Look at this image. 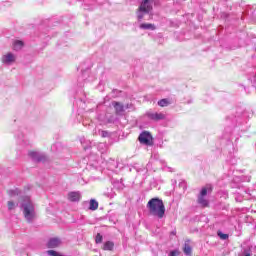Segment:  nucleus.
Returning <instances> with one entry per match:
<instances>
[{"label":"nucleus","instance_id":"1","mask_svg":"<svg viewBox=\"0 0 256 256\" xmlns=\"http://www.w3.org/2000/svg\"><path fill=\"white\" fill-rule=\"evenodd\" d=\"M147 208L150 215L158 217V219H163V217H165V204H163V200L152 198L148 201Z\"/></svg>","mask_w":256,"mask_h":256},{"label":"nucleus","instance_id":"2","mask_svg":"<svg viewBox=\"0 0 256 256\" xmlns=\"http://www.w3.org/2000/svg\"><path fill=\"white\" fill-rule=\"evenodd\" d=\"M20 209L23 212L24 218L26 219V221H28V223H32L35 217H37V214L35 212V204H33L29 196H25L22 198Z\"/></svg>","mask_w":256,"mask_h":256},{"label":"nucleus","instance_id":"3","mask_svg":"<svg viewBox=\"0 0 256 256\" xmlns=\"http://www.w3.org/2000/svg\"><path fill=\"white\" fill-rule=\"evenodd\" d=\"M153 0H144L140 4L137 11L138 21H151L153 19Z\"/></svg>","mask_w":256,"mask_h":256},{"label":"nucleus","instance_id":"4","mask_svg":"<svg viewBox=\"0 0 256 256\" xmlns=\"http://www.w3.org/2000/svg\"><path fill=\"white\" fill-rule=\"evenodd\" d=\"M211 191V188L204 187L202 188L200 194L198 195L197 203L200 207H209V200L207 199V192Z\"/></svg>","mask_w":256,"mask_h":256},{"label":"nucleus","instance_id":"5","mask_svg":"<svg viewBox=\"0 0 256 256\" xmlns=\"http://www.w3.org/2000/svg\"><path fill=\"white\" fill-rule=\"evenodd\" d=\"M3 65H13L17 61V55L12 52H8L2 56L1 59Z\"/></svg>","mask_w":256,"mask_h":256},{"label":"nucleus","instance_id":"6","mask_svg":"<svg viewBox=\"0 0 256 256\" xmlns=\"http://www.w3.org/2000/svg\"><path fill=\"white\" fill-rule=\"evenodd\" d=\"M63 245V241L59 237H52L47 242L48 249H57V247H61Z\"/></svg>","mask_w":256,"mask_h":256},{"label":"nucleus","instance_id":"7","mask_svg":"<svg viewBox=\"0 0 256 256\" xmlns=\"http://www.w3.org/2000/svg\"><path fill=\"white\" fill-rule=\"evenodd\" d=\"M139 141L140 143H143L144 145H151V141L153 140V137L149 132H142L139 135Z\"/></svg>","mask_w":256,"mask_h":256},{"label":"nucleus","instance_id":"8","mask_svg":"<svg viewBox=\"0 0 256 256\" xmlns=\"http://www.w3.org/2000/svg\"><path fill=\"white\" fill-rule=\"evenodd\" d=\"M29 157L36 163H41L45 159V155L36 151L29 152Z\"/></svg>","mask_w":256,"mask_h":256},{"label":"nucleus","instance_id":"9","mask_svg":"<svg viewBox=\"0 0 256 256\" xmlns=\"http://www.w3.org/2000/svg\"><path fill=\"white\" fill-rule=\"evenodd\" d=\"M147 117L150 118L152 121H163V119H165V114L148 112Z\"/></svg>","mask_w":256,"mask_h":256},{"label":"nucleus","instance_id":"10","mask_svg":"<svg viewBox=\"0 0 256 256\" xmlns=\"http://www.w3.org/2000/svg\"><path fill=\"white\" fill-rule=\"evenodd\" d=\"M68 201L75 203L81 201V192H70L68 193Z\"/></svg>","mask_w":256,"mask_h":256},{"label":"nucleus","instance_id":"11","mask_svg":"<svg viewBox=\"0 0 256 256\" xmlns=\"http://www.w3.org/2000/svg\"><path fill=\"white\" fill-rule=\"evenodd\" d=\"M112 105L116 111V115H122L125 111V106L119 102H112Z\"/></svg>","mask_w":256,"mask_h":256},{"label":"nucleus","instance_id":"12","mask_svg":"<svg viewBox=\"0 0 256 256\" xmlns=\"http://www.w3.org/2000/svg\"><path fill=\"white\" fill-rule=\"evenodd\" d=\"M23 41L21 40H15L13 43V49L14 51H21V49H23Z\"/></svg>","mask_w":256,"mask_h":256},{"label":"nucleus","instance_id":"13","mask_svg":"<svg viewBox=\"0 0 256 256\" xmlns=\"http://www.w3.org/2000/svg\"><path fill=\"white\" fill-rule=\"evenodd\" d=\"M89 209L90 211H97L99 209V202L94 199H91L89 202Z\"/></svg>","mask_w":256,"mask_h":256},{"label":"nucleus","instance_id":"14","mask_svg":"<svg viewBox=\"0 0 256 256\" xmlns=\"http://www.w3.org/2000/svg\"><path fill=\"white\" fill-rule=\"evenodd\" d=\"M140 29L155 31L156 27L154 24L142 23L140 24Z\"/></svg>","mask_w":256,"mask_h":256},{"label":"nucleus","instance_id":"15","mask_svg":"<svg viewBox=\"0 0 256 256\" xmlns=\"http://www.w3.org/2000/svg\"><path fill=\"white\" fill-rule=\"evenodd\" d=\"M113 247H115V244L111 241L105 242L103 249L104 251H113Z\"/></svg>","mask_w":256,"mask_h":256},{"label":"nucleus","instance_id":"16","mask_svg":"<svg viewBox=\"0 0 256 256\" xmlns=\"http://www.w3.org/2000/svg\"><path fill=\"white\" fill-rule=\"evenodd\" d=\"M8 194L10 195V197H19L21 195V190L17 188L14 190H9Z\"/></svg>","mask_w":256,"mask_h":256},{"label":"nucleus","instance_id":"17","mask_svg":"<svg viewBox=\"0 0 256 256\" xmlns=\"http://www.w3.org/2000/svg\"><path fill=\"white\" fill-rule=\"evenodd\" d=\"M18 203H15L13 201H8V210L13 211L14 209H17Z\"/></svg>","mask_w":256,"mask_h":256},{"label":"nucleus","instance_id":"18","mask_svg":"<svg viewBox=\"0 0 256 256\" xmlns=\"http://www.w3.org/2000/svg\"><path fill=\"white\" fill-rule=\"evenodd\" d=\"M158 105H159V107H167V105H169V100L162 99V100L158 101Z\"/></svg>","mask_w":256,"mask_h":256},{"label":"nucleus","instance_id":"19","mask_svg":"<svg viewBox=\"0 0 256 256\" xmlns=\"http://www.w3.org/2000/svg\"><path fill=\"white\" fill-rule=\"evenodd\" d=\"M217 235H218V237H220V239H222L223 241L229 239V234H223V232H221V231H218V232H217Z\"/></svg>","mask_w":256,"mask_h":256},{"label":"nucleus","instance_id":"20","mask_svg":"<svg viewBox=\"0 0 256 256\" xmlns=\"http://www.w3.org/2000/svg\"><path fill=\"white\" fill-rule=\"evenodd\" d=\"M47 255H49V256H64L63 254H61L55 250H48Z\"/></svg>","mask_w":256,"mask_h":256},{"label":"nucleus","instance_id":"21","mask_svg":"<svg viewBox=\"0 0 256 256\" xmlns=\"http://www.w3.org/2000/svg\"><path fill=\"white\" fill-rule=\"evenodd\" d=\"M191 251H192L191 246L189 244H185L184 246L185 255H188V256L191 255Z\"/></svg>","mask_w":256,"mask_h":256},{"label":"nucleus","instance_id":"22","mask_svg":"<svg viewBox=\"0 0 256 256\" xmlns=\"http://www.w3.org/2000/svg\"><path fill=\"white\" fill-rule=\"evenodd\" d=\"M95 241H96V243H102V241H103V236L98 233V234L96 235Z\"/></svg>","mask_w":256,"mask_h":256},{"label":"nucleus","instance_id":"23","mask_svg":"<svg viewBox=\"0 0 256 256\" xmlns=\"http://www.w3.org/2000/svg\"><path fill=\"white\" fill-rule=\"evenodd\" d=\"M100 135H101V137H109V132H107V131H100Z\"/></svg>","mask_w":256,"mask_h":256},{"label":"nucleus","instance_id":"24","mask_svg":"<svg viewBox=\"0 0 256 256\" xmlns=\"http://www.w3.org/2000/svg\"><path fill=\"white\" fill-rule=\"evenodd\" d=\"M179 252L177 250L171 251L169 256H178Z\"/></svg>","mask_w":256,"mask_h":256},{"label":"nucleus","instance_id":"25","mask_svg":"<svg viewBox=\"0 0 256 256\" xmlns=\"http://www.w3.org/2000/svg\"><path fill=\"white\" fill-rule=\"evenodd\" d=\"M133 108V104H126L125 106H124V110L125 109H132Z\"/></svg>","mask_w":256,"mask_h":256},{"label":"nucleus","instance_id":"26","mask_svg":"<svg viewBox=\"0 0 256 256\" xmlns=\"http://www.w3.org/2000/svg\"><path fill=\"white\" fill-rule=\"evenodd\" d=\"M243 256H251V253L247 250H244Z\"/></svg>","mask_w":256,"mask_h":256}]
</instances>
